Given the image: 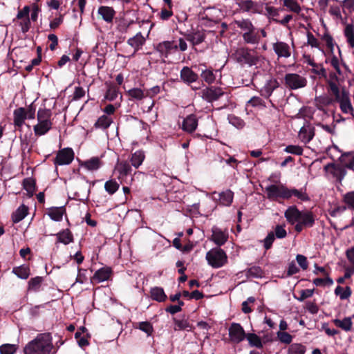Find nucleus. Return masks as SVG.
Returning a JSON list of instances; mask_svg holds the SVG:
<instances>
[{"mask_svg": "<svg viewBox=\"0 0 354 354\" xmlns=\"http://www.w3.org/2000/svg\"><path fill=\"white\" fill-rule=\"evenodd\" d=\"M53 338L50 333H40L24 348V354H55Z\"/></svg>", "mask_w": 354, "mask_h": 354, "instance_id": "1", "label": "nucleus"}, {"mask_svg": "<svg viewBox=\"0 0 354 354\" xmlns=\"http://www.w3.org/2000/svg\"><path fill=\"white\" fill-rule=\"evenodd\" d=\"M232 57L241 65L249 66L257 65L263 59V57L253 48L246 46H241L234 50Z\"/></svg>", "mask_w": 354, "mask_h": 354, "instance_id": "2", "label": "nucleus"}, {"mask_svg": "<svg viewBox=\"0 0 354 354\" xmlns=\"http://www.w3.org/2000/svg\"><path fill=\"white\" fill-rule=\"evenodd\" d=\"M52 111L46 108H40L37 113V123L33 126V131L36 136L46 135L53 127Z\"/></svg>", "mask_w": 354, "mask_h": 354, "instance_id": "3", "label": "nucleus"}, {"mask_svg": "<svg viewBox=\"0 0 354 354\" xmlns=\"http://www.w3.org/2000/svg\"><path fill=\"white\" fill-rule=\"evenodd\" d=\"M206 260L208 264L214 268H219L227 262L226 253L220 248H214L206 254Z\"/></svg>", "mask_w": 354, "mask_h": 354, "instance_id": "4", "label": "nucleus"}, {"mask_svg": "<svg viewBox=\"0 0 354 354\" xmlns=\"http://www.w3.org/2000/svg\"><path fill=\"white\" fill-rule=\"evenodd\" d=\"M308 83L307 79L297 73H287L284 77L285 86L291 90L304 88Z\"/></svg>", "mask_w": 354, "mask_h": 354, "instance_id": "5", "label": "nucleus"}, {"mask_svg": "<svg viewBox=\"0 0 354 354\" xmlns=\"http://www.w3.org/2000/svg\"><path fill=\"white\" fill-rule=\"evenodd\" d=\"M265 192L270 200L287 199L288 187L283 184L268 185L265 188Z\"/></svg>", "mask_w": 354, "mask_h": 354, "instance_id": "6", "label": "nucleus"}, {"mask_svg": "<svg viewBox=\"0 0 354 354\" xmlns=\"http://www.w3.org/2000/svg\"><path fill=\"white\" fill-rule=\"evenodd\" d=\"M335 100L339 103L341 111L347 114H351L354 116V109L352 106L349 93L343 89L337 95H334Z\"/></svg>", "mask_w": 354, "mask_h": 354, "instance_id": "7", "label": "nucleus"}, {"mask_svg": "<svg viewBox=\"0 0 354 354\" xmlns=\"http://www.w3.org/2000/svg\"><path fill=\"white\" fill-rule=\"evenodd\" d=\"M295 48L294 42L292 41V46L282 41H277L272 44V49L278 58H288L291 56L292 50Z\"/></svg>", "mask_w": 354, "mask_h": 354, "instance_id": "8", "label": "nucleus"}, {"mask_svg": "<svg viewBox=\"0 0 354 354\" xmlns=\"http://www.w3.org/2000/svg\"><path fill=\"white\" fill-rule=\"evenodd\" d=\"M223 95V88L217 86L207 87L201 92V97L208 102L218 100Z\"/></svg>", "mask_w": 354, "mask_h": 354, "instance_id": "9", "label": "nucleus"}, {"mask_svg": "<svg viewBox=\"0 0 354 354\" xmlns=\"http://www.w3.org/2000/svg\"><path fill=\"white\" fill-rule=\"evenodd\" d=\"M228 331L230 340L236 344H239L243 341L247 335L243 328L238 323L234 322L231 324Z\"/></svg>", "mask_w": 354, "mask_h": 354, "instance_id": "10", "label": "nucleus"}, {"mask_svg": "<svg viewBox=\"0 0 354 354\" xmlns=\"http://www.w3.org/2000/svg\"><path fill=\"white\" fill-rule=\"evenodd\" d=\"M74 158V152L71 148H64L59 150L54 160L55 165H69Z\"/></svg>", "mask_w": 354, "mask_h": 354, "instance_id": "11", "label": "nucleus"}, {"mask_svg": "<svg viewBox=\"0 0 354 354\" xmlns=\"http://www.w3.org/2000/svg\"><path fill=\"white\" fill-rule=\"evenodd\" d=\"M325 170L328 175L336 180L339 183H342L346 171L342 165L337 164H328L325 166Z\"/></svg>", "mask_w": 354, "mask_h": 354, "instance_id": "12", "label": "nucleus"}, {"mask_svg": "<svg viewBox=\"0 0 354 354\" xmlns=\"http://www.w3.org/2000/svg\"><path fill=\"white\" fill-rule=\"evenodd\" d=\"M237 5L243 12H250L251 14H261L262 12L261 6L253 0H240Z\"/></svg>", "mask_w": 354, "mask_h": 354, "instance_id": "13", "label": "nucleus"}, {"mask_svg": "<svg viewBox=\"0 0 354 354\" xmlns=\"http://www.w3.org/2000/svg\"><path fill=\"white\" fill-rule=\"evenodd\" d=\"M212 195V198L223 206L231 205L234 198V193L230 189H226L220 193L214 192Z\"/></svg>", "mask_w": 354, "mask_h": 354, "instance_id": "14", "label": "nucleus"}, {"mask_svg": "<svg viewBox=\"0 0 354 354\" xmlns=\"http://www.w3.org/2000/svg\"><path fill=\"white\" fill-rule=\"evenodd\" d=\"M212 234L211 240L218 246L224 245L228 239V232L227 230H222L217 227H213L212 229Z\"/></svg>", "mask_w": 354, "mask_h": 354, "instance_id": "15", "label": "nucleus"}, {"mask_svg": "<svg viewBox=\"0 0 354 354\" xmlns=\"http://www.w3.org/2000/svg\"><path fill=\"white\" fill-rule=\"evenodd\" d=\"M180 78L182 82L187 85L196 82L198 75L188 66H184L180 72Z\"/></svg>", "mask_w": 354, "mask_h": 354, "instance_id": "16", "label": "nucleus"}, {"mask_svg": "<svg viewBox=\"0 0 354 354\" xmlns=\"http://www.w3.org/2000/svg\"><path fill=\"white\" fill-rule=\"evenodd\" d=\"M112 274V270L109 267H103L97 270L91 278L92 283H101L109 279Z\"/></svg>", "mask_w": 354, "mask_h": 354, "instance_id": "17", "label": "nucleus"}, {"mask_svg": "<svg viewBox=\"0 0 354 354\" xmlns=\"http://www.w3.org/2000/svg\"><path fill=\"white\" fill-rule=\"evenodd\" d=\"M198 127V118L194 115L191 114L187 115L183 120L181 124V129L183 131L192 133H193Z\"/></svg>", "mask_w": 354, "mask_h": 354, "instance_id": "18", "label": "nucleus"}, {"mask_svg": "<svg viewBox=\"0 0 354 354\" xmlns=\"http://www.w3.org/2000/svg\"><path fill=\"white\" fill-rule=\"evenodd\" d=\"M283 6L287 11L297 14L299 17L304 20L306 17L301 12L302 8L297 0H283Z\"/></svg>", "mask_w": 354, "mask_h": 354, "instance_id": "19", "label": "nucleus"}, {"mask_svg": "<svg viewBox=\"0 0 354 354\" xmlns=\"http://www.w3.org/2000/svg\"><path fill=\"white\" fill-rule=\"evenodd\" d=\"M279 86V84L277 79L270 77L266 81L265 84L261 89V95L268 98Z\"/></svg>", "mask_w": 354, "mask_h": 354, "instance_id": "20", "label": "nucleus"}, {"mask_svg": "<svg viewBox=\"0 0 354 354\" xmlns=\"http://www.w3.org/2000/svg\"><path fill=\"white\" fill-rule=\"evenodd\" d=\"M115 170L118 173V178L123 182L127 176L131 174L132 169L131 166L127 161H122L118 162L115 165Z\"/></svg>", "mask_w": 354, "mask_h": 354, "instance_id": "21", "label": "nucleus"}, {"mask_svg": "<svg viewBox=\"0 0 354 354\" xmlns=\"http://www.w3.org/2000/svg\"><path fill=\"white\" fill-rule=\"evenodd\" d=\"M157 50L165 57L178 49V46L174 41H165L159 43L156 47Z\"/></svg>", "mask_w": 354, "mask_h": 354, "instance_id": "22", "label": "nucleus"}, {"mask_svg": "<svg viewBox=\"0 0 354 354\" xmlns=\"http://www.w3.org/2000/svg\"><path fill=\"white\" fill-rule=\"evenodd\" d=\"M145 41L146 39L140 32L127 40V44L134 49L132 56L143 46Z\"/></svg>", "mask_w": 354, "mask_h": 354, "instance_id": "23", "label": "nucleus"}, {"mask_svg": "<svg viewBox=\"0 0 354 354\" xmlns=\"http://www.w3.org/2000/svg\"><path fill=\"white\" fill-rule=\"evenodd\" d=\"M97 13L106 23H112L115 15V11L112 7L105 6H100Z\"/></svg>", "mask_w": 354, "mask_h": 354, "instance_id": "24", "label": "nucleus"}, {"mask_svg": "<svg viewBox=\"0 0 354 354\" xmlns=\"http://www.w3.org/2000/svg\"><path fill=\"white\" fill-rule=\"evenodd\" d=\"M242 37L244 42L248 44H258L261 41V37L256 28L248 32H243Z\"/></svg>", "mask_w": 354, "mask_h": 354, "instance_id": "25", "label": "nucleus"}, {"mask_svg": "<svg viewBox=\"0 0 354 354\" xmlns=\"http://www.w3.org/2000/svg\"><path fill=\"white\" fill-rule=\"evenodd\" d=\"M314 128L310 125L304 126L299 132V138L305 144L308 143L314 137Z\"/></svg>", "mask_w": 354, "mask_h": 354, "instance_id": "26", "label": "nucleus"}, {"mask_svg": "<svg viewBox=\"0 0 354 354\" xmlns=\"http://www.w3.org/2000/svg\"><path fill=\"white\" fill-rule=\"evenodd\" d=\"M26 117V108L20 107L13 111V122L15 126L21 128L24 124Z\"/></svg>", "mask_w": 354, "mask_h": 354, "instance_id": "27", "label": "nucleus"}, {"mask_svg": "<svg viewBox=\"0 0 354 354\" xmlns=\"http://www.w3.org/2000/svg\"><path fill=\"white\" fill-rule=\"evenodd\" d=\"M28 214V207L24 204L21 205L11 215L12 221L17 223L21 221Z\"/></svg>", "mask_w": 354, "mask_h": 354, "instance_id": "28", "label": "nucleus"}, {"mask_svg": "<svg viewBox=\"0 0 354 354\" xmlns=\"http://www.w3.org/2000/svg\"><path fill=\"white\" fill-rule=\"evenodd\" d=\"M326 62L329 63L339 75H344V73L348 70L347 66L345 64H343L335 56L328 57Z\"/></svg>", "mask_w": 354, "mask_h": 354, "instance_id": "29", "label": "nucleus"}, {"mask_svg": "<svg viewBox=\"0 0 354 354\" xmlns=\"http://www.w3.org/2000/svg\"><path fill=\"white\" fill-rule=\"evenodd\" d=\"M346 257L350 263V266L345 267V278H349L354 274V247L348 248L346 252Z\"/></svg>", "mask_w": 354, "mask_h": 354, "instance_id": "30", "label": "nucleus"}, {"mask_svg": "<svg viewBox=\"0 0 354 354\" xmlns=\"http://www.w3.org/2000/svg\"><path fill=\"white\" fill-rule=\"evenodd\" d=\"M301 212L296 207H290L286 210L284 216L288 222L293 225L299 221Z\"/></svg>", "mask_w": 354, "mask_h": 354, "instance_id": "31", "label": "nucleus"}, {"mask_svg": "<svg viewBox=\"0 0 354 354\" xmlns=\"http://www.w3.org/2000/svg\"><path fill=\"white\" fill-rule=\"evenodd\" d=\"M292 196L296 197L298 200H300L301 201H310V198L308 194L306 193V189L304 188H301L300 189H297L295 188H288L287 199L290 198Z\"/></svg>", "mask_w": 354, "mask_h": 354, "instance_id": "32", "label": "nucleus"}, {"mask_svg": "<svg viewBox=\"0 0 354 354\" xmlns=\"http://www.w3.org/2000/svg\"><path fill=\"white\" fill-rule=\"evenodd\" d=\"M57 237V241L55 244L58 243L68 245L73 242V236L71 232L68 229L64 230L55 234Z\"/></svg>", "mask_w": 354, "mask_h": 354, "instance_id": "33", "label": "nucleus"}, {"mask_svg": "<svg viewBox=\"0 0 354 354\" xmlns=\"http://www.w3.org/2000/svg\"><path fill=\"white\" fill-rule=\"evenodd\" d=\"M102 165V162L98 157H92L91 158L84 161L81 166L88 171L97 170Z\"/></svg>", "mask_w": 354, "mask_h": 354, "instance_id": "34", "label": "nucleus"}, {"mask_svg": "<svg viewBox=\"0 0 354 354\" xmlns=\"http://www.w3.org/2000/svg\"><path fill=\"white\" fill-rule=\"evenodd\" d=\"M299 221L305 227H311L315 223V216L313 212L310 211H302Z\"/></svg>", "mask_w": 354, "mask_h": 354, "instance_id": "35", "label": "nucleus"}, {"mask_svg": "<svg viewBox=\"0 0 354 354\" xmlns=\"http://www.w3.org/2000/svg\"><path fill=\"white\" fill-rule=\"evenodd\" d=\"M145 159V153L142 150H138L131 154L130 161L131 166L138 168Z\"/></svg>", "mask_w": 354, "mask_h": 354, "instance_id": "36", "label": "nucleus"}, {"mask_svg": "<svg viewBox=\"0 0 354 354\" xmlns=\"http://www.w3.org/2000/svg\"><path fill=\"white\" fill-rule=\"evenodd\" d=\"M12 273L20 279H26L30 274V270L28 266L24 264L20 266L14 267Z\"/></svg>", "mask_w": 354, "mask_h": 354, "instance_id": "37", "label": "nucleus"}, {"mask_svg": "<svg viewBox=\"0 0 354 354\" xmlns=\"http://www.w3.org/2000/svg\"><path fill=\"white\" fill-rule=\"evenodd\" d=\"M344 35L349 46L352 48L354 54V26L352 24H347L344 28Z\"/></svg>", "mask_w": 354, "mask_h": 354, "instance_id": "38", "label": "nucleus"}, {"mask_svg": "<svg viewBox=\"0 0 354 354\" xmlns=\"http://www.w3.org/2000/svg\"><path fill=\"white\" fill-rule=\"evenodd\" d=\"M151 297L152 299L156 300L158 302H162L167 299L163 288L160 287L152 288L150 290Z\"/></svg>", "mask_w": 354, "mask_h": 354, "instance_id": "39", "label": "nucleus"}, {"mask_svg": "<svg viewBox=\"0 0 354 354\" xmlns=\"http://www.w3.org/2000/svg\"><path fill=\"white\" fill-rule=\"evenodd\" d=\"M331 93L335 95L341 92L338 86V78L335 73H330L327 80Z\"/></svg>", "mask_w": 354, "mask_h": 354, "instance_id": "40", "label": "nucleus"}, {"mask_svg": "<svg viewBox=\"0 0 354 354\" xmlns=\"http://www.w3.org/2000/svg\"><path fill=\"white\" fill-rule=\"evenodd\" d=\"M65 209L63 207H51L48 211V215L55 221L62 220Z\"/></svg>", "mask_w": 354, "mask_h": 354, "instance_id": "41", "label": "nucleus"}, {"mask_svg": "<svg viewBox=\"0 0 354 354\" xmlns=\"http://www.w3.org/2000/svg\"><path fill=\"white\" fill-rule=\"evenodd\" d=\"M332 99L327 95H321L316 97L315 99V104L319 110H324V108L332 103Z\"/></svg>", "mask_w": 354, "mask_h": 354, "instance_id": "42", "label": "nucleus"}, {"mask_svg": "<svg viewBox=\"0 0 354 354\" xmlns=\"http://www.w3.org/2000/svg\"><path fill=\"white\" fill-rule=\"evenodd\" d=\"M333 322L336 326L341 328L345 331L351 330L353 325L351 319L350 317H345L343 319H335Z\"/></svg>", "mask_w": 354, "mask_h": 354, "instance_id": "43", "label": "nucleus"}, {"mask_svg": "<svg viewBox=\"0 0 354 354\" xmlns=\"http://www.w3.org/2000/svg\"><path fill=\"white\" fill-rule=\"evenodd\" d=\"M43 281L41 277H35L30 279L28 283V290L30 292L39 291Z\"/></svg>", "mask_w": 354, "mask_h": 354, "instance_id": "44", "label": "nucleus"}, {"mask_svg": "<svg viewBox=\"0 0 354 354\" xmlns=\"http://www.w3.org/2000/svg\"><path fill=\"white\" fill-rule=\"evenodd\" d=\"M113 122V119L106 115L100 116L95 123L96 128L106 129Z\"/></svg>", "mask_w": 354, "mask_h": 354, "instance_id": "45", "label": "nucleus"}, {"mask_svg": "<svg viewBox=\"0 0 354 354\" xmlns=\"http://www.w3.org/2000/svg\"><path fill=\"white\" fill-rule=\"evenodd\" d=\"M234 24L243 31V32H248L255 28L251 21L248 19H242L241 20H235Z\"/></svg>", "mask_w": 354, "mask_h": 354, "instance_id": "46", "label": "nucleus"}, {"mask_svg": "<svg viewBox=\"0 0 354 354\" xmlns=\"http://www.w3.org/2000/svg\"><path fill=\"white\" fill-rule=\"evenodd\" d=\"M342 201L348 209L354 210V191H349L343 194Z\"/></svg>", "mask_w": 354, "mask_h": 354, "instance_id": "47", "label": "nucleus"}, {"mask_svg": "<svg viewBox=\"0 0 354 354\" xmlns=\"http://www.w3.org/2000/svg\"><path fill=\"white\" fill-rule=\"evenodd\" d=\"M201 76L207 84H212L216 80V75L212 68L203 69Z\"/></svg>", "mask_w": 354, "mask_h": 354, "instance_id": "48", "label": "nucleus"}, {"mask_svg": "<svg viewBox=\"0 0 354 354\" xmlns=\"http://www.w3.org/2000/svg\"><path fill=\"white\" fill-rule=\"evenodd\" d=\"M127 94L131 99L136 100H141L148 95L147 93H145L143 90L139 88H133L129 90Z\"/></svg>", "mask_w": 354, "mask_h": 354, "instance_id": "49", "label": "nucleus"}, {"mask_svg": "<svg viewBox=\"0 0 354 354\" xmlns=\"http://www.w3.org/2000/svg\"><path fill=\"white\" fill-rule=\"evenodd\" d=\"M245 338L248 339L251 346H254L258 348H263L261 339L257 335L254 333H248Z\"/></svg>", "mask_w": 354, "mask_h": 354, "instance_id": "50", "label": "nucleus"}, {"mask_svg": "<svg viewBox=\"0 0 354 354\" xmlns=\"http://www.w3.org/2000/svg\"><path fill=\"white\" fill-rule=\"evenodd\" d=\"M335 294L337 296H339L341 300H344L350 297L351 295V290L348 286L344 288L338 286L335 289Z\"/></svg>", "mask_w": 354, "mask_h": 354, "instance_id": "51", "label": "nucleus"}, {"mask_svg": "<svg viewBox=\"0 0 354 354\" xmlns=\"http://www.w3.org/2000/svg\"><path fill=\"white\" fill-rule=\"evenodd\" d=\"M187 39L192 43L193 45H198L205 39L204 35L200 32H195L187 35Z\"/></svg>", "mask_w": 354, "mask_h": 354, "instance_id": "52", "label": "nucleus"}, {"mask_svg": "<svg viewBox=\"0 0 354 354\" xmlns=\"http://www.w3.org/2000/svg\"><path fill=\"white\" fill-rule=\"evenodd\" d=\"M306 351L305 346L301 344H292L288 347L287 354H304Z\"/></svg>", "mask_w": 354, "mask_h": 354, "instance_id": "53", "label": "nucleus"}, {"mask_svg": "<svg viewBox=\"0 0 354 354\" xmlns=\"http://www.w3.org/2000/svg\"><path fill=\"white\" fill-rule=\"evenodd\" d=\"M120 187L119 184L115 180H109L104 184V189L109 194L115 193Z\"/></svg>", "mask_w": 354, "mask_h": 354, "instance_id": "54", "label": "nucleus"}, {"mask_svg": "<svg viewBox=\"0 0 354 354\" xmlns=\"http://www.w3.org/2000/svg\"><path fill=\"white\" fill-rule=\"evenodd\" d=\"M17 345L5 344L0 346V354H14L17 350Z\"/></svg>", "mask_w": 354, "mask_h": 354, "instance_id": "55", "label": "nucleus"}, {"mask_svg": "<svg viewBox=\"0 0 354 354\" xmlns=\"http://www.w3.org/2000/svg\"><path fill=\"white\" fill-rule=\"evenodd\" d=\"M286 225H277L274 230V236L277 239H284L287 236V232L285 229Z\"/></svg>", "mask_w": 354, "mask_h": 354, "instance_id": "56", "label": "nucleus"}, {"mask_svg": "<svg viewBox=\"0 0 354 354\" xmlns=\"http://www.w3.org/2000/svg\"><path fill=\"white\" fill-rule=\"evenodd\" d=\"M307 44L312 48H316L319 50L321 49L320 41L313 35V33L310 32H308L307 33Z\"/></svg>", "mask_w": 354, "mask_h": 354, "instance_id": "57", "label": "nucleus"}, {"mask_svg": "<svg viewBox=\"0 0 354 354\" xmlns=\"http://www.w3.org/2000/svg\"><path fill=\"white\" fill-rule=\"evenodd\" d=\"M284 151L288 153L301 156L303 153V148L299 145H288Z\"/></svg>", "mask_w": 354, "mask_h": 354, "instance_id": "58", "label": "nucleus"}, {"mask_svg": "<svg viewBox=\"0 0 354 354\" xmlns=\"http://www.w3.org/2000/svg\"><path fill=\"white\" fill-rule=\"evenodd\" d=\"M313 283L317 286H331L333 283V281L328 276H326V278H316L313 280Z\"/></svg>", "mask_w": 354, "mask_h": 354, "instance_id": "59", "label": "nucleus"}, {"mask_svg": "<svg viewBox=\"0 0 354 354\" xmlns=\"http://www.w3.org/2000/svg\"><path fill=\"white\" fill-rule=\"evenodd\" d=\"M175 330H190L192 328L189 323L186 319L175 320Z\"/></svg>", "mask_w": 354, "mask_h": 354, "instance_id": "60", "label": "nucleus"}, {"mask_svg": "<svg viewBox=\"0 0 354 354\" xmlns=\"http://www.w3.org/2000/svg\"><path fill=\"white\" fill-rule=\"evenodd\" d=\"M277 335L279 341L282 343L290 344L292 340V335L284 331H278Z\"/></svg>", "mask_w": 354, "mask_h": 354, "instance_id": "61", "label": "nucleus"}, {"mask_svg": "<svg viewBox=\"0 0 354 354\" xmlns=\"http://www.w3.org/2000/svg\"><path fill=\"white\" fill-rule=\"evenodd\" d=\"M118 95V88L115 86H110L105 95L106 99L109 101H113Z\"/></svg>", "mask_w": 354, "mask_h": 354, "instance_id": "62", "label": "nucleus"}, {"mask_svg": "<svg viewBox=\"0 0 354 354\" xmlns=\"http://www.w3.org/2000/svg\"><path fill=\"white\" fill-rule=\"evenodd\" d=\"M343 161L346 167L354 170V153H350L343 157Z\"/></svg>", "mask_w": 354, "mask_h": 354, "instance_id": "63", "label": "nucleus"}, {"mask_svg": "<svg viewBox=\"0 0 354 354\" xmlns=\"http://www.w3.org/2000/svg\"><path fill=\"white\" fill-rule=\"evenodd\" d=\"M342 6L344 12L351 13L354 10V0H344Z\"/></svg>", "mask_w": 354, "mask_h": 354, "instance_id": "64", "label": "nucleus"}]
</instances>
